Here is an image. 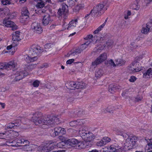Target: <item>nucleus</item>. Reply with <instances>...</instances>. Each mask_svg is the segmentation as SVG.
<instances>
[{
	"label": "nucleus",
	"mask_w": 152,
	"mask_h": 152,
	"mask_svg": "<svg viewBox=\"0 0 152 152\" xmlns=\"http://www.w3.org/2000/svg\"><path fill=\"white\" fill-rule=\"evenodd\" d=\"M33 116L32 118V120L37 125L40 124L50 126H52L54 125L57 124V119L55 117H53L52 118H44L42 116V113L40 112H36L33 114Z\"/></svg>",
	"instance_id": "nucleus-1"
},
{
	"label": "nucleus",
	"mask_w": 152,
	"mask_h": 152,
	"mask_svg": "<svg viewBox=\"0 0 152 152\" xmlns=\"http://www.w3.org/2000/svg\"><path fill=\"white\" fill-rule=\"evenodd\" d=\"M42 52V49L39 46L33 45L30 47L28 51V55L34 56V60H37V56Z\"/></svg>",
	"instance_id": "nucleus-2"
},
{
	"label": "nucleus",
	"mask_w": 152,
	"mask_h": 152,
	"mask_svg": "<svg viewBox=\"0 0 152 152\" xmlns=\"http://www.w3.org/2000/svg\"><path fill=\"white\" fill-rule=\"evenodd\" d=\"M104 5L102 4H99L96 6L94 7L93 9L91 10L92 15L94 17L100 16L104 11L107 9H103Z\"/></svg>",
	"instance_id": "nucleus-3"
},
{
	"label": "nucleus",
	"mask_w": 152,
	"mask_h": 152,
	"mask_svg": "<svg viewBox=\"0 0 152 152\" xmlns=\"http://www.w3.org/2000/svg\"><path fill=\"white\" fill-rule=\"evenodd\" d=\"M17 64L14 60L10 61L7 63H0V69H5L7 70L14 69L16 67ZM3 75L2 72H0V76Z\"/></svg>",
	"instance_id": "nucleus-4"
},
{
	"label": "nucleus",
	"mask_w": 152,
	"mask_h": 152,
	"mask_svg": "<svg viewBox=\"0 0 152 152\" xmlns=\"http://www.w3.org/2000/svg\"><path fill=\"white\" fill-rule=\"evenodd\" d=\"M128 69L130 73H134L140 71L142 69L140 63L137 61H135L133 62L128 67Z\"/></svg>",
	"instance_id": "nucleus-5"
},
{
	"label": "nucleus",
	"mask_w": 152,
	"mask_h": 152,
	"mask_svg": "<svg viewBox=\"0 0 152 152\" xmlns=\"http://www.w3.org/2000/svg\"><path fill=\"white\" fill-rule=\"evenodd\" d=\"M107 58V56L105 53L102 54L94 61L92 62V65L95 67L97 65L103 62Z\"/></svg>",
	"instance_id": "nucleus-6"
},
{
	"label": "nucleus",
	"mask_w": 152,
	"mask_h": 152,
	"mask_svg": "<svg viewBox=\"0 0 152 152\" xmlns=\"http://www.w3.org/2000/svg\"><path fill=\"white\" fill-rule=\"evenodd\" d=\"M28 75V73L26 71H21L17 72L15 75H12L11 76H15V80H19L23 79L25 77Z\"/></svg>",
	"instance_id": "nucleus-7"
},
{
	"label": "nucleus",
	"mask_w": 152,
	"mask_h": 152,
	"mask_svg": "<svg viewBox=\"0 0 152 152\" xmlns=\"http://www.w3.org/2000/svg\"><path fill=\"white\" fill-rule=\"evenodd\" d=\"M31 28L34 31L37 33L40 34L42 31V29L39 23L34 22L31 25Z\"/></svg>",
	"instance_id": "nucleus-8"
},
{
	"label": "nucleus",
	"mask_w": 152,
	"mask_h": 152,
	"mask_svg": "<svg viewBox=\"0 0 152 152\" xmlns=\"http://www.w3.org/2000/svg\"><path fill=\"white\" fill-rule=\"evenodd\" d=\"M138 140V138L135 136H129L126 139L127 143H128L129 146L133 147L135 145Z\"/></svg>",
	"instance_id": "nucleus-9"
},
{
	"label": "nucleus",
	"mask_w": 152,
	"mask_h": 152,
	"mask_svg": "<svg viewBox=\"0 0 152 152\" xmlns=\"http://www.w3.org/2000/svg\"><path fill=\"white\" fill-rule=\"evenodd\" d=\"M51 22V19L50 15L47 13L44 14L42 20V24L44 26H46Z\"/></svg>",
	"instance_id": "nucleus-10"
},
{
	"label": "nucleus",
	"mask_w": 152,
	"mask_h": 152,
	"mask_svg": "<svg viewBox=\"0 0 152 152\" xmlns=\"http://www.w3.org/2000/svg\"><path fill=\"white\" fill-rule=\"evenodd\" d=\"M21 13L22 15L21 18L23 20V21H25L28 18V11L26 7H24L22 9Z\"/></svg>",
	"instance_id": "nucleus-11"
},
{
	"label": "nucleus",
	"mask_w": 152,
	"mask_h": 152,
	"mask_svg": "<svg viewBox=\"0 0 152 152\" xmlns=\"http://www.w3.org/2000/svg\"><path fill=\"white\" fill-rule=\"evenodd\" d=\"M12 18L13 17L10 16V17H8L7 19L5 18L3 22L4 25L8 27H10L13 26L14 25V22L10 20V19Z\"/></svg>",
	"instance_id": "nucleus-12"
},
{
	"label": "nucleus",
	"mask_w": 152,
	"mask_h": 152,
	"mask_svg": "<svg viewBox=\"0 0 152 152\" xmlns=\"http://www.w3.org/2000/svg\"><path fill=\"white\" fill-rule=\"evenodd\" d=\"M54 133L56 136L59 134L62 135L65 134L66 131L64 129L60 127H57L54 129Z\"/></svg>",
	"instance_id": "nucleus-13"
},
{
	"label": "nucleus",
	"mask_w": 152,
	"mask_h": 152,
	"mask_svg": "<svg viewBox=\"0 0 152 152\" xmlns=\"http://www.w3.org/2000/svg\"><path fill=\"white\" fill-rule=\"evenodd\" d=\"M120 88V87L117 85L110 84L109 86L108 91L111 93H113Z\"/></svg>",
	"instance_id": "nucleus-14"
},
{
	"label": "nucleus",
	"mask_w": 152,
	"mask_h": 152,
	"mask_svg": "<svg viewBox=\"0 0 152 152\" xmlns=\"http://www.w3.org/2000/svg\"><path fill=\"white\" fill-rule=\"evenodd\" d=\"M77 21L78 19H77L71 20L68 24V26L67 28V29L69 30L74 29L76 27L77 25Z\"/></svg>",
	"instance_id": "nucleus-15"
},
{
	"label": "nucleus",
	"mask_w": 152,
	"mask_h": 152,
	"mask_svg": "<svg viewBox=\"0 0 152 152\" xmlns=\"http://www.w3.org/2000/svg\"><path fill=\"white\" fill-rule=\"evenodd\" d=\"M76 82H69L66 83L65 86L66 88L71 90L76 89Z\"/></svg>",
	"instance_id": "nucleus-16"
},
{
	"label": "nucleus",
	"mask_w": 152,
	"mask_h": 152,
	"mask_svg": "<svg viewBox=\"0 0 152 152\" xmlns=\"http://www.w3.org/2000/svg\"><path fill=\"white\" fill-rule=\"evenodd\" d=\"M145 140L147 141V145L150 148H152V134H149L146 135Z\"/></svg>",
	"instance_id": "nucleus-17"
},
{
	"label": "nucleus",
	"mask_w": 152,
	"mask_h": 152,
	"mask_svg": "<svg viewBox=\"0 0 152 152\" xmlns=\"http://www.w3.org/2000/svg\"><path fill=\"white\" fill-rule=\"evenodd\" d=\"M20 32L16 31L12 33V40L14 41H18L20 40Z\"/></svg>",
	"instance_id": "nucleus-18"
},
{
	"label": "nucleus",
	"mask_w": 152,
	"mask_h": 152,
	"mask_svg": "<svg viewBox=\"0 0 152 152\" xmlns=\"http://www.w3.org/2000/svg\"><path fill=\"white\" fill-rule=\"evenodd\" d=\"M110 150L113 152H121L122 150L121 146L117 144L112 145L110 146Z\"/></svg>",
	"instance_id": "nucleus-19"
},
{
	"label": "nucleus",
	"mask_w": 152,
	"mask_h": 152,
	"mask_svg": "<svg viewBox=\"0 0 152 152\" xmlns=\"http://www.w3.org/2000/svg\"><path fill=\"white\" fill-rule=\"evenodd\" d=\"M78 142V140L75 138L69 139L66 141V144L71 146H74L75 145H77Z\"/></svg>",
	"instance_id": "nucleus-20"
},
{
	"label": "nucleus",
	"mask_w": 152,
	"mask_h": 152,
	"mask_svg": "<svg viewBox=\"0 0 152 152\" xmlns=\"http://www.w3.org/2000/svg\"><path fill=\"white\" fill-rule=\"evenodd\" d=\"M143 77L145 78L152 77V68H150L148 70L143 72Z\"/></svg>",
	"instance_id": "nucleus-21"
},
{
	"label": "nucleus",
	"mask_w": 152,
	"mask_h": 152,
	"mask_svg": "<svg viewBox=\"0 0 152 152\" xmlns=\"http://www.w3.org/2000/svg\"><path fill=\"white\" fill-rule=\"evenodd\" d=\"M104 74V72L102 69H97L95 72V76L97 78L101 77Z\"/></svg>",
	"instance_id": "nucleus-22"
},
{
	"label": "nucleus",
	"mask_w": 152,
	"mask_h": 152,
	"mask_svg": "<svg viewBox=\"0 0 152 152\" xmlns=\"http://www.w3.org/2000/svg\"><path fill=\"white\" fill-rule=\"evenodd\" d=\"M151 24L150 23L147 24L145 27L142 28L141 31V32L144 34H147L150 30L151 27L150 25Z\"/></svg>",
	"instance_id": "nucleus-23"
},
{
	"label": "nucleus",
	"mask_w": 152,
	"mask_h": 152,
	"mask_svg": "<svg viewBox=\"0 0 152 152\" xmlns=\"http://www.w3.org/2000/svg\"><path fill=\"white\" fill-rule=\"evenodd\" d=\"M115 131L118 135L122 136L124 139L128 136V134L124 132V130H123L117 129L115 130Z\"/></svg>",
	"instance_id": "nucleus-24"
},
{
	"label": "nucleus",
	"mask_w": 152,
	"mask_h": 152,
	"mask_svg": "<svg viewBox=\"0 0 152 152\" xmlns=\"http://www.w3.org/2000/svg\"><path fill=\"white\" fill-rule=\"evenodd\" d=\"M93 135L92 133H90L88 132L83 138L86 141H91L93 138Z\"/></svg>",
	"instance_id": "nucleus-25"
},
{
	"label": "nucleus",
	"mask_w": 152,
	"mask_h": 152,
	"mask_svg": "<svg viewBox=\"0 0 152 152\" xmlns=\"http://www.w3.org/2000/svg\"><path fill=\"white\" fill-rule=\"evenodd\" d=\"M86 127L83 126L80 129L79 131V133L81 136L82 138L84 137L85 135L87 133L88 131H87L86 129Z\"/></svg>",
	"instance_id": "nucleus-26"
},
{
	"label": "nucleus",
	"mask_w": 152,
	"mask_h": 152,
	"mask_svg": "<svg viewBox=\"0 0 152 152\" xmlns=\"http://www.w3.org/2000/svg\"><path fill=\"white\" fill-rule=\"evenodd\" d=\"M48 146V150L49 151L52 150L54 149L56 145V143L55 142L51 141L48 143H46Z\"/></svg>",
	"instance_id": "nucleus-27"
},
{
	"label": "nucleus",
	"mask_w": 152,
	"mask_h": 152,
	"mask_svg": "<svg viewBox=\"0 0 152 152\" xmlns=\"http://www.w3.org/2000/svg\"><path fill=\"white\" fill-rule=\"evenodd\" d=\"M24 58L26 61L27 63L33 62L37 60H34V56H31L28 54V56H26Z\"/></svg>",
	"instance_id": "nucleus-28"
},
{
	"label": "nucleus",
	"mask_w": 152,
	"mask_h": 152,
	"mask_svg": "<svg viewBox=\"0 0 152 152\" xmlns=\"http://www.w3.org/2000/svg\"><path fill=\"white\" fill-rule=\"evenodd\" d=\"M113 107L109 106L106 108H104L102 109V111L104 113H112L113 112Z\"/></svg>",
	"instance_id": "nucleus-29"
},
{
	"label": "nucleus",
	"mask_w": 152,
	"mask_h": 152,
	"mask_svg": "<svg viewBox=\"0 0 152 152\" xmlns=\"http://www.w3.org/2000/svg\"><path fill=\"white\" fill-rule=\"evenodd\" d=\"M86 87V85L82 82H76V89L84 88Z\"/></svg>",
	"instance_id": "nucleus-30"
},
{
	"label": "nucleus",
	"mask_w": 152,
	"mask_h": 152,
	"mask_svg": "<svg viewBox=\"0 0 152 152\" xmlns=\"http://www.w3.org/2000/svg\"><path fill=\"white\" fill-rule=\"evenodd\" d=\"M125 61H124L121 59H118L115 60V65L116 66H121L124 65L125 63Z\"/></svg>",
	"instance_id": "nucleus-31"
},
{
	"label": "nucleus",
	"mask_w": 152,
	"mask_h": 152,
	"mask_svg": "<svg viewBox=\"0 0 152 152\" xmlns=\"http://www.w3.org/2000/svg\"><path fill=\"white\" fill-rule=\"evenodd\" d=\"M44 2L42 0H39L36 5V7L38 8H41L45 6Z\"/></svg>",
	"instance_id": "nucleus-32"
},
{
	"label": "nucleus",
	"mask_w": 152,
	"mask_h": 152,
	"mask_svg": "<svg viewBox=\"0 0 152 152\" xmlns=\"http://www.w3.org/2000/svg\"><path fill=\"white\" fill-rule=\"evenodd\" d=\"M137 47V46L135 45L134 43H132L129 45L128 46V49L129 51H131L133 49L136 48Z\"/></svg>",
	"instance_id": "nucleus-33"
},
{
	"label": "nucleus",
	"mask_w": 152,
	"mask_h": 152,
	"mask_svg": "<svg viewBox=\"0 0 152 152\" xmlns=\"http://www.w3.org/2000/svg\"><path fill=\"white\" fill-rule=\"evenodd\" d=\"M24 139L22 137H21L18 138L17 140V144L18 145L23 146V142Z\"/></svg>",
	"instance_id": "nucleus-34"
},
{
	"label": "nucleus",
	"mask_w": 152,
	"mask_h": 152,
	"mask_svg": "<svg viewBox=\"0 0 152 152\" xmlns=\"http://www.w3.org/2000/svg\"><path fill=\"white\" fill-rule=\"evenodd\" d=\"M39 150L41 152H49L48 146H47L46 144L45 145L42 146L41 147H40L39 149Z\"/></svg>",
	"instance_id": "nucleus-35"
},
{
	"label": "nucleus",
	"mask_w": 152,
	"mask_h": 152,
	"mask_svg": "<svg viewBox=\"0 0 152 152\" xmlns=\"http://www.w3.org/2000/svg\"><path fill=\"white\" fill-rule=\"evenodd\" d=\"M37 65L36 64H30L28 66L27 68L28 70L31 71L36 68Z\"/></svg>",
	"instance_id": "nucleus-36"
},
{
	"label": "nucleus",
	"mask_w": 152,
	"mask_h": 152,
	"mask_svg": "<svg viewBox=\"0 0 152 152\" xmlns=\"http://www.w3.org/2000/svg\"><path fill=\"white\" fill-rule=\"evenodd\" d=\"M104 26V24H103L99 26L96 30L94 31L93 32L94 34L98 33L99 31H100Z\"/></svg>",
	"instance_id": "nucleus-37"
},
{
	"label": "nucleus",
	"mask_w": 152,
	"mask_h": 152,
	"mask_svg": "<svg viewBox=\"0 0 152 152\" xmlns=\"http://www.w3.org/2000/svg\"><path fill=\"white\" fill-rule=\"evenodd\" d=\"M106 63L108 66H116L115 63H114L112 59L107 61V63Z\"/></svg>",
	"instance_id": "nucleus-38"
},
{
	"label": "nucleus",
	"mask_w": 152,
	"mask_h": 152,
	"mask_svg": "<svg viewBox=\"0 0 152 152\" xmlns=\"http://www.w3.org/2000/svg\"><path fill=\"white\" fill-rule=\"evenodd\" d=\"M76 121L77 126L82 125L85 122V121L83 119L78 120Z\"/></svg>",
	"instance_id": "nucleus-39"
},
{
	"label": "nucleus",
	"mask_w": 152,
	"mask_h": 152,
	"mask_svg": "<svg viewBox=\"0 0 152 152\" xmlns=\"http://www.w3.org/2000/svg\"><path fill=\"white\" fill-rule=\"evenodd\" d=\"M68 5L69 7H72L75 4V2L72 0H68L67 1Z\"/></svg>",
	"instance_id": "nucleus-40"
},
{
	"label": "nucleus",
	"mask_w": 152,
	"mask_h": 152,
	"mask_svg": "<svg viewBox=\"0 0 152 152\" xmlns=\"http://www.w3.org/2000/svg\"><path fill=\"white\" fill-rule=\"evenodd\" d=\"M102 140L104 142L105 145L107 143L109 142L111 140V139L107 137H104L102 138Z\"/></svg>",
	"instance_id": "nucleus-41"
},
{
	"label": "nucleus",
	"mask_w": 152,
	"mask_h": 152,
	"mask_svg": "<svg viewBox=\"0 0 152 152\" xmlns=\"http://www.w3.org/2000/svg\"><path fill=\"white\" fill-rule=\"evenodd\" d=\"M77 112H73L72 111L69 114L70 116L72 118L75 117H77L78 116V115L77 114Z\"/></svg>",
	"instance_id": "nucleus-42"
},
{
	"label": "nucleus",
	"mask_w": 152,
	"mask_h": 152,
	"mask_svg": "<svg viewBox=\"0 0 152 152\" xmlns=\"http://www.w3.org/2000/svg\"><path fill=\"white\" fill-rule=\"evenodd\" d=\"M1 1L4 5H7L11 4V2L8 0H1Z\"/></svg>",
	"instance_id": "nucleus-43"
},
{
	"label": "nucleus",
	"mask_w": 152,
	"mask_h": 152,
	"mask_svg": "<svg viewBox=\"0 0 152 152\" xmlns=\"http://www.w3.org/2000/svg\"><path fill=\"white\" fill-rule=\"evenodd\" d=\"M39 81L38 80H36L33 82L32 85L34 87H37L39 86Z\"/></svg>",
	"instance_id": "nucleus-44"
},
{
	"label": "nucleus",
	"mask_w": 152,
	"mask_h": 152,
	"mask_svg": "<svg viewBox=\"0 0 152 152\" xmlns=\"http://www.w3.org/2000/svg\"><path fill=\"white\" fill-rule=\"evenodd\" d=\"M69 125L73 127L77 126L76 121H71L69 122Z\"/></svg>",
	"instance_id": "nucleus-45"
},
{
	"label": "nucleus",
	"mask_w": 152,
	"mask_h": 152,
	"mask_svg": "<svg viewBox=\"0 0 152 152\" xmlns=\"http://www.w3.org/2000/svg\"><path fill=\"white\" fill-rule=\"evenodd\" d=\"M93 35L91 34H89L87 35L86 37L84 38V39L85 40H89L90 41H92V38L93 37Z\"/></svg>",
	"instance_id": "nucleus-46"
},
{
	"label": "nucleus",
	"mask_w": 152,
	"mask_h": 152,
	"mask_svg": "<svg viewBox=\"0 0 152 152\" xmlns=\"http://www.w3.org/2000/svg\"><path fill=\"white\" fill-rule=\"evenodd\" d=\"M78 146L80 148H86V146L85 145H84L83 143L82 142H78L77 144Z\"/></svg>",
	"instance_id": "nucleus-47"
},
{
	"label": "nucleus",
	"mask_w": 152,
	"mask_h": 152,
	"mask_svg": "<svg viewBox=\"0 0 152 152\" xmlns=\"http://www.w3.org/2000/svg\"><path fill=\"white\" fill-rule=\"evenodd\" d=\"M96 144L97 145L99 146H102L105 145L102 139L100 141L98 142Z\"/></svg>",
	"instance_id": "nucleus-48"
},
{
	"label": "nucleus",
	"mask_w": 152,
	"mask_h": 152,
	"mask_svg": "<svg viewBox=\"0 0 152 152\" xmlns=\"http://www.w3.org/2000/svg\"><path fill=\"white\" fill-rule=\"evenodd\" d=\"M14 123H11L8 124L7 127V129H12L15 126Z\"/></svg>",
	"instance_id": "nucleus-49"
},
{
	"label": "nucleus",
	"mask_w": 152,
	"mask_h": 152,
	"mask_svg": "<svg viewBox=\"0 0 152 152\" xmlns=\"http://www.w3.org/2000/svg\"><path fill=\"white\" fill-rule=\"evenodd\" d=\"M64 143L63 142H61L58 143L56 145L59 148H62L64 146Z\"/></svg>",
	"instance_id": "nucleus-50"
},
{
	"label": "nucleus",
	"mask_w": 152,
	"mask_h": 152,
	"mask_svg": "<svg viewBox=\"0 0 152 152\" xmlns=\"http://www.w3.org/2000/svg\"><path fill=\"white\" fill-rule=\"evenodd\" d=\"M64 12L62 10L61 8H59L58 10L57 13L58 15L60 16H62L64 14Z\"/></svg>",
	"instance_id": "nucleus-51"
},
{
	"label": "nucleus",
	"mask_w": 152,
	"mask_h": 152,
	"mask_svg": "<svg viewBox=\"0 0 152 152\" xmlns=\"http://www.w3.org/2000/svg\"><path fill=\"white\" fill-rule=\"evenodd\" d=\"M49 66L48 64L47 63H44L41 65L40 66V68L41 69H42L43 68H46L48 67Z\"/></svg>",
	"instance_id": "nucleus-52"
},
{
	"label": "nucleus",
	"mask_w": 152,
	"mask_h": 152,
	"mask_svg": "<svg viewBox=\"0 0 152 152\" xmlns=\"http://www.w3.org/2000/svg\"><path fill=\"white\" fill-rule=\"evenodd\" d=\"M24 149L26 151H31L32 150L31 148V147L29 145L24 146Z\"/></svg>",
	"instance_id": "nucleus-53"
},
{
	"label": "nucleus",
	"mask_w": 152,
	"mask_h": 152,
	"mask_svg": "<svg viewBox=\"0 0 152 152\" xmlns=\"http://www.w3.org/2000/svg\"><path fill=\"white\" fill-rule=\"evenodd\" d=\"M103 149V150L102 152H110L109 148L107 147H105Z\"/></svg>",
	"instance_id": "nucleus-54"
},
{
	"label": "nucleus",
	"mask_w": 152,
	"mask_h": 152,
	"mask_svg": "<svg viewBox=\"0 0 152 152\" xmlns=\"http://www.w3.org/2000/svg\"><path fill=\"white\" fill-rule=\"evenodd\" d=\"M53 46V44L51 43H48L45 45V47L46 48H49L50 47H52Z\"/></svg>",
	"instance_id": "nucleus-55"
},
{
	"label": "nucleus",
	"mask_w": 152,
	"mask_h": 152,
	"mask_svg": "<svg viewBox=\"0 0 152 152\" xmlns=\"http://www.w3.org/2000/svg\"><path fill=\"white\" fill-rule=\"evenodd\" d=\"M87 46L88 45L84 43L80 46V48L82 51H83L87 47Z\"/></svg>",
	"instance_id": "nucleus-56"
},
{
	"label": "nucleus",
	"mask_w": 152,
	"mask_h": 152,
	"mask_svg": "<svg viewBox=\"0 0 152 152\" xmlns=\"http://www.w3.org/2000/svg\"><path fill=\"white\" fill-rule=\"evenodd\" d=\"M136 78L135 77L133 76L131 77L129 79V81L131 82H134L136 80Z\"/></svg>",
	"instance_id": "nucleus-57"
},
{
	"label": "nucleus",
	"mask_w": 152,
	"mask_h": 152,
	"mask_svg": "<svg viewBox=\"0 0 152 152\" xmlns=\"http://www.w3.org/2000/svg\"><path fill=\"white\" fill-rule=\"evenodd\" d=\"M21 121L20 120H17L15 121L14 122V124H15V126H17L20 124Z\"/></svg>",
	"instance_id": "nucleus-58"
},
{
	"label": "nucleus",
	"mask_w": 152,
	"mask_h": 152,
	"mask_svg": "<svg viewBox=\"0 0 152 152\" xmlns=\"http://www.w3.org/2000/svg\"><path fill=\"white\" fill-rule=\"evenodd\" d=\"M68 6L66 4L63 5L62 8H61L62 10L64 12L66 11Z\"/></svg>",
	"instance_id": "nucleus-59"
},
{
	"label": "nucleus",
	"mask_w": 152,
	"mask_h": 152,
	"mask_svg": "<svg viewBox=\"0 0 152 152\" xmlns=\"http://www.w3.org/2000/svg\"><path fill=\"white\" fill-rule=\"evenodd\" d=\"M75 59H69L67 61L66 63L67 64H71L72 63H73Z\"/></svg>",
	"instance_id": "nucleus-60"
},
{
	"label": "nucleus",
	"mask_w": 152,
	"mask_h": 152,
	"mask_svg": "<svg viewBox=\"0 0 152 152\" xmlns=\"http://www.w3.org/2000/svg\"><path fill=\"white\" fill-rule=\"evenodd\" d=\"M76 53H77V54H79L82 51L81 48H78L76 49L75 50Z\"/></svg>",
	"instance_id": "nucleus-61"
},
{
	"label": "nucleus",
	"mask_w": 152,
	"mask_h": 152,
	"mask_svg": "<svg viewBox=\"0 0 152 152\" xmlns=\"http://www.w3.org/2000/svg\"><path fill=\"white\" fill-rule=\"evenodd\" d=\"M57 25L56 24H54L51 25L49 27V29L51 30L53 29L54 28H55L57 26Z\"/></svg>",
	"instance_id": "nucleus-62"
},
{
	"label": "nucleus",
	"mask_w": 152,
	"mask_h": 152,
	"mask_svg": "<svg viewBox=\"0 0 152 152\" xmlns=\"http://www.w3.org/2000/svg\"><path fill=\"white\" fill-rule=\"evenodd\" d=\"M23 141V145L24 146H24L27 145V144L29 143V142L27 140H26L24 139V141Z\"/></svg>",
	"instance_id": "nucleus-63"
},
{
	"label": "nucleus",
	"mask_w": 152,
	"mask_h": 152,
	"mask_svg": "<svg viewBox=\"0 0 152 152\" xmlns=\"http://www.w3.org/2000/svg\"><path fill=\"white\" fill-rule=\"evenodd\" d=\"M12 134H13V137L14 138L16 137L18 135V133L16 132H13Z\"/></svg>",
	"instance_id": "nucleus-64"
}]
</instances>
